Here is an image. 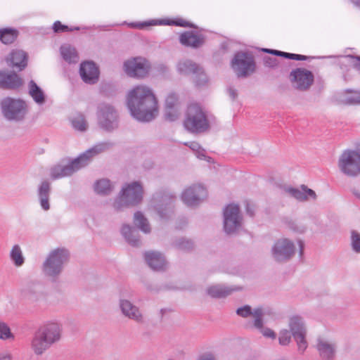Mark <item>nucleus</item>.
<instances>
[{
    "mask_svg": "<svg viewBox=\"0 0 360 360\" xmlns=\"http://www.w3.org/2000/svg\"><path fill=\"white\" fill-rule=\"evenodd\" d=\"M127 103L136 120L148 122L158 115V102L153 91L146 86H136L127 94Z\"/></svg>",
    "mask_w": 360,
    "mask_h": 360,
    "instance_id": "obj_1",
    "label": "nucleus"
},
{
    "mask_svg": "<svg viewBox=\"0 0 360 360\" xmlns=\"http://www.w3.org/2000/svg\"><path fill=\"white\" fill-rule=\"evenodd\" d=\"M113 145V143L110 141L99 143L72 160L68 165H57L52 167L50 171L51 177L57 179L72 175L86 166L94 156L110 149Z\"/></svg>",
    "mask_w": 360,
    "mask_h": 360,
    "instance_id": "obj_2",
    "label": "nucleus"
},
{
    "mask_svg": "<svg viewBox=\"0 0 360 360\" xmlns=\"http://www.w3.org/2000/svg\"><path fill=\"white\" fill-rule=\"evenodd\" d=\"M0 108L5 120L15 123L24 122L29 112L28 105L25 101L10 96L1 100Z\"/></svg>",
    "mask_w": 360,
    "mask_h": 360,
    "instance_id": "obj_3",
    "label": "nucleus"
},
{
    "mask_svg": "<svg viewBox=\"0 0 360 360\" xmlns=\"http://www.w3.org/2000/svg\"><path fill=\"white\" fill-rule=\"evenodd\" d=\"M143 195V189L139 182L127 184L115 199L113 208L115 211L120 212L125 208L136 206L141 203Z\"/></svg>",
    "mask_w": 360,
    "mask_h": 360,
    "instance_id": "obj_4",
    "label": "nucleus"
},
{
    "mask_svg": "<svg viewBox=\"0 0 360 360\" xmlns=\"http://www.w3.org/2000/svg\"><path fill=\"white\" fill-rule=\"evenodd\" d=\"M184 126L186 130L194 134L207 131L210 128L209 120L200 105L192 103L187 108Z\"/></svg>",
    "mask_w": 360,
    "mask_h": 360,
    "instance_id": "obj_5",
    "label": "nucleus"
},
{
    "mask_svg": "<svg viewBox=\"0 0 360 360\" xmlns=\"http://www.w3.org/2000/svg\"><path fill=\"white\" fill-rule=\"evenodd\" d=\"M70 253L65 248L52 250L43 264V272L46 276L55 280L63 270L64 265L68 262Z\"/></svg>",
    "mask_w": 360,
    "mask_h": 360,
    "instance_id": "obj_6",
    "label": "nucleus"
},
{
    "mask_svg": "<svg viewBox=\"0 0 360 360\" xmlns=\"http://www.w3.org/2000/svg\"><path fill=\"white\" fill-rule=\"evenodd\" d=\"M98 124L105 131L112 132L119 127V115L115 107L102 103L97 107Z\"/></svg>",
    "mask_w": 360,
    "mask_h": 360,
    "instance_id": "obj_7",
    "label": "nucleus"
},
{
    "mask_svg": "<svg viewBox=\"0 0 360 360\" xmlns=\"http://www.w3.org/2000/svg\"><path fill=\"white\" fill-rule=\"evenodd\" d=\"M340 170L348 176L360 174V153L353 150H346L338 160Z\"/></svg>",
    "mask_w": 360,
    "mask_h": 360,
    "instance_id": "obj_8",
    "label": "nucleus"
},
{
    "mask_svg": "<svg viewBox=\"0 0 360 360\" xmlns=\"http://www.w3.org/2000/svg\"><path fill=\"white\" fill-rule=\"evenodd\" d=\"M236 314L243 318H248L252 316L254 319V326L259 329L262 335L266 338H276L275 332L269 328L263 326L264 311L262 307L255 308L253 311L250 305H244L236 310Z\"/></svg>",
    "mask_w": 360,
    "mask_h": 360,
    "instance_id": "obj_9",
    "label": "nucleus"
},
{
    "mask_svg": "<svg viewBox=\"0 0 360 360\" xmlns=\"http://www.w3.org/2000/svg\"><path fill=\"white\" fill-rule=\"evenodd\" d=\"M176 69L181 75H194L193 80L196 86H202L207 82V77L203 68L190 59L180 60L176 65Z\"/></svg>",
    "mask_w": 360,
    "mask_h": 360,
    "instance_id": "obj_10",
    "label": "nucleus"
},
{
    "mask_svg": "<svg viewBox=\"0 0 360 360\" xmlns=\"http://www.w3.org/2000/svg\"><path fill=\"white\" fill-rule=\"evenodd\" d=\"M231 65L238 77H245L255 69L254 58L248 52H237L231 61Z\"/></svg>",
    "mask_w": 360,
    "mask_h": 360,
    "instance_id": "obj_11",
    "label": "nucleus"
},
{
    "mask_svg": "<svg viewBox=\"0 0 360 360\" xmlns=\"http://www.w3.org/2000/svg\"><path fill=\"white\" fill-rule=\"evenodd\" d=\"M242 224V217L239 206L230 204L224 210V229L226 233L231 234L239 229Z\"/></svg>",
    "mask_w": 360,
    "mask_h": 360,
    "instance_id": "obj_12",
    "label": "nucleus"
},
{
    "mask_svg": "<svg viewBox=\"0 0 360 360\" xmlns=\"http://www.w3.org/2000/svg\"><path fill=\"white\" fill-rule=\"evenodd\" d=\"M289 79L293 88L299 91H307L313 84L314 76L310 70L298 68L290 72Z\"/></svg>",
    "mask_w": 360,
    "mask_h": 360,
    "instance_id": "obj_13",
    "label": "nucleus"
},
{
    "mask_svg": "<svg viewBox=\"0 0 360 360\" xmlns=\"http://www.w3.org/2000/svg\"><path fill=\"white\" fill-rule=\"evenodd\" d=\"M150 68L149 62L143 57L132 58L124 62V69L126 74L134 78L146 77Z\"/></svg>",
    "mask_w": 360,
    "mask_h": 360,
    "instance_id": "obj_14",
    "label": "nucleus"
},
{
    "mask_svg": "<svg viewBox=\"0 0 360 360\" xmlns=\"http://www.w3.org/2000/svg\"><path fill=\"white\" fill-rule=\"evenodd\" d=\"M295 252L294 243L287 238L276 240L271 249L272 257L278 262H288L294 256Z\"/></svg>",
    "mask_w": 360,
    "mask_h": 360,
    "instance_id": "obj_15",
    "label": "nucleus"
},
{
    "mask_svg": "<svg viewBox=\"0 0 360 360\" xmlns=\"http://www.w3.org/2000/svg\"><path fill=\"white\" fill-rule=\"evenodd\" d=\"M289 329H282L280 331V338H306L307 335V328L302 317L300 316H293L290 318L288 322Z\"/></svg>",
    "mask_w": 360,
    "mask_h": 360,
    "instance_id": "obj_16",
    "label": "nucleus"
},
{
    "mask_svg": "<svg viewBox=\"0 0 360 360\" xmlns=\"http://www.w3.org/2000/svg\"><path fill=\"white\" fill-rule=\"evenodd\" d=\"M207 195V190L201 185H193L186 188L181 194L182 201L192 207L200 204Z\"/></svg>",
    "mask_w": 360,
    "mask_h": 360,
    "instance_id": "obj_17",
    "label": "nucleus"
},
{
    "mask_svg": "<svg viewBox=\"0 0 360 360\" xmlns=\"http://www.w3.org/2000/svg\"><path fill=\"white\" fill-rule=\"evenodd\" d=\"M175 197L169 194L157 195L153 199L158 201L154 207L161 219H167L173 213Z\"/></svg>",
    "mask_w": 360,
    "mask_h": 360,
    "instance_id": "obj_18",
    "label": "nucleus"
},
{
    "mask_svg": "<svg viewBox=\"0 0 360 360\" xmlns=\"http://www.w3.org/2000/svg\"><path fill=\"white\" fill-rule=\"evenodd\" d=\"M205 41L206 36L198 31H185L179 36V42L181 45L193 49H200Z\"/></svg>",
    "mask_w": 360,
    "mask_h": 360,
    "instance_id": "obj_19",
    "label": "nucleus"
},
{
    "mask_svg": "<svg viewBox=\"0 0 360 360\" xmlns=\"http://www.w3.org/2000/svg\"><path fill=\"white\" fill-rule=\"evenodd\" d=\"M27 53L21 49H13L5 58L8 66L18 71L23 70L27 65Z\"/></svg>",
    "mask_w": 360,
    "mask_h": 360,
    "instance_id": "obj_20",
    "label": "nucleus"
},
{
    "mask_svg": "<svg viewBox=\"0 0 360 360\" xmlns=\"http://www.w3.org/2000/svg\"><path fill=\"white\" fill-rule=\"evenodd\" d=\"M79 75L85 83L94 84L98 81L99 70L93 61H84L80 65Z\"/></svg>",
    "mask_w": 360,
    "mask_h": 360,
    "instance_id": "obj_21",
    "label": "nucleus"
},
{
    "mask_svg": "<svg viewBox=\"0 0 360 360\" xmlns=\"http://www.w3.org/2000/svg\"><path fill=\"white\" fill-rule=\"evenodd\" d=\"M62 331V326L60 323L47 321L38 327L34 338H60Z\"/></svg>",
    "mask_w": 360,
    "mask_h": 360,
    "instance_id": "obj_22",
    "label": "nucleus"
},
{
    "mask_svg": "<svg viewBox=\"0 0 360 360\" xmlns=\"http://www.w3.org/2000/svg\"><path fill=\"white\" fill-rule=\"evenodd\" d=\"M22 84V79L15 72L0 70V88L15 90L19 89Z\"/></svg>",
    "mask_w": 360,
    "mask_h": 360,
    "instance_id": "obj_23",
    "label": "nucleus"
},
{
    "mask_svg": "<svg viewBox=\"0 0 360 360\" xmlns=\"http://www.w3.org/2000/svg\"><path fill=\"white\" fill-rule=\"evenodd\" d=\"M120 308L124 316L137 323H142L143 321V315L139 307L134 305L129 300L121 299L120 300Z\"/></svg>",
    "mask_w": 360,
    "mask_h": 360,
    "instance_id": "obj_24",
    "label": "nucleus"
},
{
    "mask_svg": "<svg viewBox=\"0 0 360 360\" xmlns=\"http://www.w3.org/2000/svg\"><path fill=\"white\" fill-rule=\"evenodd\" d=\"M144 257L148 265L154 271H164L167 262L164 255L156 251L146 252Z\"/></svg>",
    "mask_w": 360,
    "mask_h": 360,
    "instance_id": "obj_25",
    "label": "nucleus"
},
{
    "mask_svg": "<svg viewBox=\"0 0 360 360\" xmlns=\"http://www.w3.org/2000/svg\"><path fill=\"white\" fill-rule=\"evenodd\" d=\"M284 191L291 197L300 201L307 200L309 198L314 200L316 198V193L312 189L308 188L305 185H302L300 188L285 187Z\"/></svg>",
    "mask_w": 360,
    "mask_h": 360,
    "instance_id": "obj_26",
    "label": "nucleus"
},
{
    "mask_svg": "<svg viewBox=\"0 0 360 360\" xmlns=\"http://www.w3.org/2000/svg\"><path fill=\"white\" fill-rule=\"evenodd\" d=\"M316 349L323 360H333L335 353V345L328 339H318Z\"/></svg>",
    "mask_w": 360,
    "mask_h": 360,
    "instance_id": "obj_27",
    "label": "nucleus"
},
{
    "mask_svg": "<svg viewBox=\"0 0 360 360\" xmlns=\"http://www.w3.org/2000/svg\"><path fill=\"white\" fill-rule=\"evenodd\" d=\"M239 287H231L223 284L213 285L207 288V293L213 298H224L239 290Z\"/></svg>",
    "mask_w": 360,
    "mask_h": 360,
    "instance_id": "obj_28",
    "label": "nucleus"
},
{
    "mask_svg": "<svg viewBox=\"0 0 360 360\" xmlns=\"http://www.w3.org/2000/svg\"><path fill=\"white\" fill-rule=\"evenodd\" d=\"M51 184L48 181H44L38 188V197L41 208L46 211L50 209L49 196Z\"/></svg>",
    "mask_w": 360,
    "mask_h": 360,
    "instance_id": "obj_29",
    "label": "nucleus"
},
{
    "mask_svg": "<svg viewBox=\"0 0 360 360\" xmlns=\"http://www.w3.org/2000/svg\"><path fill=\"white\" fill-rule=\"evenodd\" d=\"M122 235L127 242L134 247H139L141 245L140 236L136 229L129 225L124 224L121 229Z\"/></svg>",
    "mask_w": 360,
    "mask_h": 360,
    "instance_id": "obj_30",
    "label": "nucleus"
},
{
    "mask_svg": "<svg viewBox=\"0 0 360 360\" xmlns=\"http://www.w3.org/2000/svg\"><path fill=\"white\" fill-rule=\"evenodd\" d=\"M28 90L29 95L38 105H42L46 103V96L44 91L35 83L34 81H30L28 84Z\"/></svg>",
    "mask_w": 360,
    "mask_h": 360,
    "instance_id": "obj_31",
    "label": "nucleus"
},
{
    "mask_svg": "<svg viewBox=\"0 0 360 360\" xmlns=\"http://www.w3.org/2000/svg\"><path fill=\"white\" fill-rule=\"evenodd\" d=\"M57 339H32L31 347L34 352L37 354H41L50 346L56 342Z\"/></svg>",
    "mask_w": 360,
    "mask_h": 360,
    "instance_id": "obj_32",
    "label": "nucleus"
},
{
    "mask_svg": "<svg viewBox=\"0 0 360 360\" xmlns=\"http://www.w3.org/2000/svg\"><path fill=\"white\" fill-rule=\"evenodd\" d=\"M19 32L11 27L0 29V41L4 44H10L15 41Z\"/></svg>",
    "mask_w": 360,
    "mask_h": 360,
    "instance_id": "obj_33",
    "label": "nucleus"
},
{
    "mask_svg": "<svg viewBox=\"0 0 360 360\" xmlns=\"http://www.w3.org/2000/svg\"><path fill=\"white\" fill-rule=\"evenodd\" d=\"M134 225L145 233L150 232V226L148 219L144 217L142 212L137 211L134 216Z\"/></svg>",
    "mask_w": 360,
    "mask_h": 360,
    "instance_id": "obj_34",
    "label": "nucleus"
},
{
    "mask_svg": "<svg viewBox=\"0 0 360 360\" xmlns=\"http://www.w3.org/2000/svg\"><path fill=\"white\" fill-rule=\"evenodd\" d=\"M60 53L63 59L70 63H76L79 60L77 51L70 46H62Z\"/></svg>",
    "mask_w": 360,
    "mask_h": 360,
    "instance_id": "obj_35",
    "label": "nucleus"
},
{
    "mask_svg": "<svg viewBox=\"0 0 360 360\" xmlns=\"http://www.w3.org/2000/svg\"><path fill=\"white\" fill-rule=\"evenodd\" d=\"M94 190L98 194L108 195L112 191V186L110 180L103 179L95 183Z\"/></svg>",
    "mask_w": 360,
    "mask_h": 360,
    "instance_id": "obj_36",
    "label": "nucleus"
},
{
    "mask_svg": "<svg viewBox=\"0 0 360 360\" xmlns=\"http://www.w3.org/2000/svg\"><path fill=\"white\" fill-rule=\"evenodd\" d=\"M11 259L16 266H21L25 262V258L18 245H15L10 252Z\"/></svg>",
    "mask_w": 360,
    "mask_h": 360,
    "instance_id": "obj_37",
    "label": "nucleus"
},
{
    "mask_svg": "<svg viewBox=\"0 0 360 360\" xmlns=\"http://www.w3.org/2000/svg\"><path fill=\"white\" fill-rule=\"evenodd\" d=\"M174 245L176 248L184 251H189L194 247L193 242L185 238L176 239L174 242Z\"/></svg>",
    "mask_w": 360,
    "mask_h": 360,
    "instance_id": "obj_38",
    "label": "nucleus"
},
{
    "mask_svg": "<svg viewBox=\"0 0 360 360\" xmlns=\"http://www.w3.org/2000/svg\"><path fill=\"white\" fill-rule=\"evenodd\" d=\"M72 124L74 129L84 131L87 129V122L82 115H79L72 120Z\"/></svg>",
    "mask_w": 360,
    "mask_h": 360,
    "instance_id": "obj_39",
    "label": "nucleus"
},
{
    "mask_svg": "<svg viewBox=\"0 0 360 360\" xmlns=\"http://www.w3.org/2000/svg\"><path fill=\"white\" fill-rule=\"evenodd\" d=\"M346 93H350L352 95L345 97V102L347 104H360V91H354L347 89Z\"/></svg>",
    "mask_w": 360,
    "mask_h": 360,
    "instance_id": "obj_40",
    "label": "nucleus"
},
{
    "mask_svg": "<svg viewBox=\"0 0 360 360\" xmlns=\"http://www.w3.org/2000/svg\"><path fill=\"white\" fill-rule=\"evenodd\" d=\"M351 247L356 253H360V233L352 230L351 231Z\"/></svg>",
    "mask_w": 360,
    "mask_h": 360,
    "instance_id": "obj_41",
    "label": "nucleus"
},
{
    "mask_svg": "<svg viewBox=\"0 0 360 360\" xmlns=\"http://www.w3.org/2000/svg\"><path fill=\"white\" fill-rule=\"evenodd\" d=\"M180 115L179 108H165V117L167 120L173 122L178 119Z\"/></svg>",
    "mask_w": 360,
    "mask_h": 360,
    "instance_id": "obj_42",
    "label": "nucleus"
},
{
    "mask_svg": "<svg viewBox=\"0 0 360 360\" xmlns=\"http://www.w3.org/2000/svg\"><path fill=\"white\" fill-rule=\"evenodd\" d=\"M15 335L6 323L0 321V338H14Z\"/></svg>",
    "mask_w": 360,
    "mask_h": 360,
    "instance_id": "obj_43",
    "label": "nucleus"
},
{
    "mask_svg": "<svg viewBox=\"0 0 360 360\" xmlns=\"http://www.w3.org/2000/svg\"><path fill=\"white\" fill-rule=\"evenodd\" d=\"M179 108L178 96L174 93L169 94L165 100V108Z\"/></svg>",
    "mask_w": 360,
    "mask_h": 360,
    "instance_id": "obj_44",
    "label": "nucleus"
},
{
    "mask_svg": "<svg viewBox=\"0 0 360 360\" xmlns=\"http://www.w3.org/2000/svg\"><path fill=\"white\" fill-rule=\"evenodd\" d=\"M53 30L55 33L68 32L73 31L68 25H63L60 21H56L53 25Z\"/></svg>",
    "mask_w": 360,
    "mask_h": 360,
    "instance_id": "obj_45",
    "label": "nucleus"
},
{
    "mask_svg": "<svg viewBox=\"0 0 360 360\" xmlns=\"http://www.w3.org/2000/svg\"><path fill=\"white\" fill-rule=\"evenodd\" d=\"M263 61H264V65L266 67H269V68H275L277 66V65L278 63V60L277 58H273L271 56H265L263 58Z\"/></svg>",
    "mask_w": 360,
    "mask_h": 360,
    "instance_id": "obj_46",
    "label": "nucleus"
},
{
    "mask_svg": "<svg viewBox=\"0 0 360 360\" xmlns=\"http://www.w3.org/2000/svg\"><path fill=\"white\" fill-rule=\"evenodd\" d=\"M186 146H188L192 150L195 151L196 153H200L202 152V155L205 156V150L202 148L200 145L195 141H192L190 143H186Z\"/></svg>",
    "mask_w": 360,
    "mask_h": 360,
    "instance_id": "obj_47",
    "label": "nucleus"
},
{
    "mask_svg": "<svg viewBox=\"0 0 360 360\" xmlns=\"http://www.w3.org/2000/svg\"><path fill=\"white\" fill-rule=\"evenodd\" d=\"M284 58H287V59L295 60H305L308 58L307 56H304V55L291 53H287V52H285Z\"/></svg>",
    "mask_w": 360,
    "mask_h": 360,
    "instance_id": "obj_48",
    "label": "nucleus"
},
{
    "mask_svg": "<svg viewBox=\"0 0 360 360\" xmlns=\"http://www.w3.org/2000/svg\"><path fill=\"white\" fill-rule=\"evenodd\" d=\"M297 346V349L300 353H303L308 347L306 339H295Z\"/></svg>",
    "mask_w": 360,
    "mask_h": 360,
    "instance_id": "obj_49",
    "label": "nucleus"
},
{
    "mask_svg": "<svg viewBox=\"0 0 360 360\" xmlns=\"http://www.w3.org/2000/svg\"><path fill=\"white\" fill-rule=\"evenodd\" d=\"M174 25L182 27H192V28H196L195 25H194L193 23L189 22L188 21L184 20V19H176L174 22Z\"/></svg>",
    "mask_w": 360,
    "mask_h": 360,
    "instance_id": "obj_50",
    "label": "nucleus"
},
{
    "mask_svg": "<svg viewBox=\"0 0 360 360\" xmlns=\"http://www.w3.org/2000/svg\"><path fill=\"white\" fill-rule=\"evenodd\" d=\"M348 57H349L350 58L354 60V61H353L354 68L355 69H356L357 70L360 71V57L359 56L354 57V56H348Z\"/></svg>",
    "mask_w": 360,
    "mask_h": 360,
    "instance_id": "obj_51",
    "label": "nucleus"
},
{
    "mask_svg": "<svg viewBox=\"0 0 360 360\" xmlns=\"http://www.w3.org/2000/svg\"><path fill=\"white\" fill-rule=\"evenodd\" d=\"M245 210H246L247 214L250 217H253L254 216V214H255V208H254V206L252 205H250L249 202H246Z\"/></svg>",
    "mask_w": 360,
    "mask_h": 360,
    "instance_id": "obj_52",
    "label": "nucleus"
},
{
    "mask_svg": "<svg viewBox=\"0 0 360 360\" xmlns=\"http://www.w3.org/2000/svg\"><path fill=\"white\" fill-rule=\"evenodd\" d=\"M152 25L151 22H139V23H131L130 26L131 27L139 28V29H143V27Z\"/></svg>",
    "mask_w": 360,
    "mask_h": 360,
    "instance_id": "obj_53",
    "label": "nucleus"
},
{
    "mask_svg": "<svg viewBox=\"0 0 360 360\" xmlns=\"http://www.w3.org/2000/svg\"><path fill=\"white\" fill-rule=\"evenodd\" d=\"M228 93H229V96L231 98V99L233 101L236 99V98L238 97L237 90L231 86H229L228 88Z\"/></svg>",
    "mask_w": 360,
    "mask_h": 360,
    "instance_id": "obj_54",
    "label": "nucleus"
},
{
    "mask_svg": "<svg viewBox=\"0 0 360 360\" xmlns=\"http://www.w3.org/2000/svg\"><path fill=\"white\" fill-rule=\"evenodd\" d=\"M198 360H215V357L211 353H205L200 356Z\"/></svg>",
    "mask_w": 360,
    "mask_h": 360,
    "instance_id": "obj_55",
    "label": "nucleus"
},
{
    "mask_svg": "<svg viewBox=\"0 0 360 360\" xmlns=\"http://www.w3.org/2000/svg\"><path fill=\"white\" fill-rule=\"evenodd\" d=\"M12 356L11 354L7 352L0 353V360H11Z\"/></svg>",
    "mask_w": 360,
    "mask_h": 360,
    "instance_id": "obj_56",
    "label": "nucleus"
},
{
    "mask_svg": "<svg viewBox=\"0 0 360 360\" xmlns=\"http://www.w3.org/2000/svg\"><path fill=\"white\" fill-rule=\"evenodd\" d=\"M269 53L274 55V56H281V57L284 58L285 52L273 49L272 51H269Z\"/></svg>",
    "mask_w": 360,
    "mask_h": 360,
    "instance_id": "obj_57",
    "label": "nucleus"
},
{
    "mask_svg": "<svg viewBox=\"0 0 360 360\" xmlns=\"http://www.w3.org/2000/svg\"><path fill=\"white\" fill-rule=\"evenodd\" d=\"M352 78V76L351 74H349V70H348L345 73H344L343 75V79L345 81V82H348L349 80H351Z\"/></svg>",
    "mask_w": 360,
    "mask_h": 360,
    "instance_id": "obj_58",
    "label": "nucleus"
},
{
    "mask_svg": "<svg viewBox=\"0 0 360 360\" xmlns=\"http://www.w3.org/2000/svg\"><path fill=\"white\" fill-rule=\"evenodd\" d=\"M291 339H278L279 344L282 346H287L290 344Z\"/></svg>",
    "mask_w": 360,
    "mask_h": 360,
    "instance_id": "obj_59",
    "label": "nucleus"
},
{
    "mask_svg": "<svg viewBox=\"0 0 360 360\" xmlns=\"http://www.w3.org/2000/svg\"><path fill=\"white\" fill-rule=\"evenodd\" d=\"M187 224V220L185 218H182L179 221V224L178 225V229H182L184 226Z\"/></svg>",
    "mask_w": 360,
    "mask_h": 360,
    "instance_id": "obj_60",
    "label": "nucleus"
},
{
    "mask_svg": "<svg viewBox=\"0 0 360 360\" xmlns=\"http://www.w3.org/2000/svg\"><path fill=\"white\" fill-rule=\"evenodd\" d=\"M299 247H300V255L302 256L303 255L304 251V243L302 240L298 241Z\"/></svg>",
    "mask_w": 360,
    "mask_h": 360,
    "instance_id": "obj_61",
    "label": "nucleus"
},
{
    "mask_svg": "<svg viewBox=\"0 0 360 360\" xmlns=\"http://www.w3.org/2000/svg\"><path fill=\"white\" fill-rule=\"evenodd\" d=\"M353 4L360 8V0H350Z\"/></svg>",
    "mask_w": 360,
    "mask_h": 360,
    "instance_id": "obj_62",
    "label": "nucleus"
},
{
    "mask_svg": "<svg viewBox=\"0 0 360 360\" xmlns=\"http://www.w3.org/2000/svg\"><path fill=\"white\" fill-rule=\"evenodd\" d=\"M353 193L356 197L360 199V192H359L358 191H354Z\"/></svg>",
    "mask_w": 360,
    "mask_h": 360,
    "instance_id": "obj_63",
    "label": "nucleus"
},
{
    "mask_svg": "<svg viewBox=\"0 0 360 360\" xmlns=\"http://www.w3.org/2000/svg\"><path fill=\"white\" fill-rule=\"evenodd\" d=\"M196 155H197L198 158H200V159H203L204 158H205V156H203V155H202V152H200V153H196Z\"/></svg>",
    "mask_w": 360,
    "mask_h": 360,
    "instance_id": "obj_64",
    "label": "nucleus"
}]
</instances>
